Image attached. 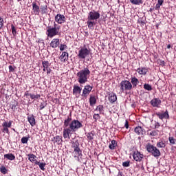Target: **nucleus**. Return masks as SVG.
Instances as JSON below:
<instances>
[{
  "instance_id": "obj_1",
  "label": "nucleus",
  "mask_w": 176,
  "mask_h": 176,
  "mask_svg": "<svg viewBox=\"0 0 176 176\" xmlns=\"http://www.w3.org/2000/svg\"><path fill=\"white\" fill-rule=\"evenodd\" d=\"M91 74V72L89 69V66H87L86 67H84L82 69L77 73V80L78 83L80 85H85V83H87L89 78H90Z\"/></svg>"
},
{
  "instance_id": "obj_2",
  "label": "nucleus",
  "mask_w": 176,
  "mask_h": 176,
  "mask_svg": "<svg viewBox=\"0 0 176 176\" xmlns=\"http://www.w3.org/2000/svg\"><path fill=\"white\" fill-rule=\"evenodd\" d=\"M61 26L56 24V22L54 23V26L48 25L47 27L46 35L48 38H53L56 36V35H60V30Z\"/></svg>"
},
{
  "instance_id": "obj_3",
  "label": "nucleus",
  "mask_w": 176,
  "mask_h": 176,
  "mask_svg": "<svg viewBox=\"0 0 176 176\" xmlns=\"http://www.w3.org/2000/svg\"><path fill=\"white\" fill-rule=\"evenodd\" d=\"M120 93L131 91L133 89V85L127 80H122L119 85Z\"/></svg>"
},
{
  "instance_id": "obj_4",
  "label": "nucleus",
  "mask_w": 176,
  "mask_h": 176,
  "mask_svg": "<svg viewBox=\"0 0 176 176\" xmlns=\"http://www.w3.org/2000/svg\"><path fill=\"white\" fill-rule=\"evenodd\" d=\"M80 145V144L78 141L73 142L72 143V148L74 149L73 153H74V157L75 159H79V157H82L83 155L82 154V150H80V148H79Z\"/></svg>"
},
{
  "instance_id": "obj_5",
  "label": "nucleus",
  "mask_w": 176,
  "mask_h": 176,
  "mask_svg": "<svg viewBox=\"0 0 176 176\" xmlns=\"http://www.w3.org/2000/svg\"><path fill=\"white\" fill-rule=\"evenodd\" d=\"M147 152L151 153L154 157H159L161 155L160 151L157 149L155 146L148 144L146 146Z\"/></svg>"
},
{
  "instance_id": "obj_6",
  "label": "nucleus",
  "mask_w": 176,
  "mask_h": 176,
  "mask_svg": "<svg viewBox=\"0 0 176 176\" xmlns=\"http://www.w3.org/2000/svg\"><path fill=\"white\" fill-rule=\"evenodd\" d=\"M81 127H83V125L79 120H73L69 126V133H71V131H78L79 129Z\"/></svg>"
},
{
  "instance_id": "obj_7",
  "label": "nucleus",
  "mask_w": 176,
  "mask_h": 176,
  "mask_svg": "<svg viewBox=\"0 0 176 176\" xmlns=\"http://www.w3.org/2000/svg\"><path fill=\"white\" fill-rule=\"evenodd\" d=\"M100 17H101V14L100 13V11L92 10L88 14L87 20L97 22V20H98Z\"/></svg>"
},
{
  "instance_id": "obj_8",
  "label": "nucleus",
  "mask_w": 176,
  "mask_h": 176,
  "mask_svg": "<svg viewBox=\"0 0 176 176\" xmlns=\"http://www.w3.org/2000/svg\"><path fill=\"white\" fill-rule=\"evenodd\" d=\"M78 56L80 58H81V60H85L86 57H89V56H90V50H89L86 46H84L78 51Z\"/></svg>"
},
{
  "instance_id": "obj_9",
  "label": "nucleus",
  "mask_w": 176,
  "mask_h": 176,
  "mask_svg": "<svg viewBox=\"0 0 176 176\" xmlns=\"http://www.w3.org/2000/svg\"><path fill=\"white\" fill-rule=\"evenodd\" d=\"M71 120H72V114L70 113L69 115L67 116V118L63 122V127H64V131L63 133H69V128H68V126L71 124Z\"/></svg>"
},
{
  "instance_id": "obj_10",
  "label": "nucleus",
  "mask_w": 176,
  "mask_h": 176,
  "mask_svg": "<svg viewBox=\"0 0 176 176\" xmlns=\"http://www.w3.org/2000/svg\"><path fill=\"white\" fill-rule=\"evenodd\" d=\"M93 90V85H87L84 87L82 89V93L81 94V96L83 97V98H87V96L90 93H91V91Z\"/></svg>"
},
{
  "instance_id": "obj_11",
  "label": "nucleus",
  "mask_w": 176,
  "mask_h": 176,
  "mask_svg": "<svg viewBox=\"0 0 176 176\" xmlns=\"http://www.w3.org/2000/svg\"><path fill=\"white\" fill-rule=\"evenodd\" d=\"M12 123H13V121H4L2 123V127H3V133H9V129L12 127Z\"/></svg>"
},
{
  "instance_id": "obj_12",
  "label": "nucleus",
  "mask_w": 176,
  "mask_h": 176,
  "mask_svg": "<svg viewBox=\"0 0 176 176\" xmlns=\"http://www.w3.org/2000/svg\"><path fill=\"white\" fill-rule=\"evenodd\" d=\"M155 115L160 119V120H163V119H170V115L168 114V111L167 109H166L164 113L156 112Z\"/></svg>"
},
{
  "instance_id": "obj_13",
  "label": "nucleus",
  "mask_w": 176,
  "mask_h": 176,
  "mask_svg": "<svg viewBox=\"0 0 176 176\" xmlns=\"http://www.w3.org/2000/svg\"><path fill=\"white\" fill-rule=\"evenodd\" d=\"M65 16L61 14H58L56 16H55V21L56 23H58V24H63L64 23H65Z\"/></svg>"
},
{
  "instance_id": "obj_14",
  "label": "nucleus",
  "mask_w": 176,
  "mask_h": 176,
  "mask_svg": "<svg viewBox=\"0 0 176 176\" xmlns=\"http://www.w3.org/2000/svg\"><path fill=\"white\" fill-rule=\"evenodd\" d=\"M133 160L135 162H141L144 159V154H141L139 151H134L133 154Z\"/></svg>"
},
{
  "instance_id": "obj_15",
  "label": "nucleus",
  "mask_w": 176,
  "mask_h": 176,
  "mask_svg": "<svg viewBox=\"0 0 176 176\" xmlns=\"http://www.w3.org/2000/svg\"><path fill=\"white\" fill-rule=\"evenodd\" d=\"M151 105L155 108H160V105H162V100L159 98H153L150 102Z\"/></svg>"
},
{
  "instance_id": "obj_16",
  "label": "nucleus",
  "mask_w": 176,
  "mask_h": 176,
  "mask_svg": "<svg viewBox=\"0 0 176 176\" xmlns=\"http://www.w3.org/2000/svg\"><path fill=\"white\" fill-rule=\"evenodd\" d=\"M50 46L52 47V49H56L60 46V38H54L52 40L50 43Z\"/></svg>"
},
{
  "instance_id": "obj_17",
  "label": "nucleus",
  "mask_w": 176,
  "mask_h": 176,
  "mask_svg": "<svg viewBox=\"0 0 176 176\" xmlns=\"http://www.w3.org/2000/svg\"><path fill=\"white\" fill-rule=\"evenodd\" d=\"M69 58V54L67 52H63L61 55L59 56V60L61 63H65Z\"/></svg>"
},
{
  "instance_id": "obj_18",
  "label": "nucleus",
  "mask_w": 176,
  "mask_h": 176,
  "mask_svg": "<svg viewBox=\"0 0 176 176\" xmlns=\"http://www.w3.org/2000/svg\"><path fill=\"white\" fill-rule=\"evenodd\" d=\"M32 11L34 12V14L38 16L39 13H41V8L38 7V4H36V2H32Z\"/></svg>"
},
{
  "instance_id": "obj_19",
  "label": "nucleus",
  "mask_w": 176,
  "mask_h": 176,
  "mask_svg": "<svg viewBox=\"0 0 176 176\" xmlns=\"http://www.w3.org/2000/svg\"><path fill=\"white\" fill-rule=\"evenodd\" d=\"M130 82L132 85V89H135V87H137L140 83V80H138V78H137L135 76H131Z\"/></svg>"
},
{
  "instance_id": "obj_20",
  "label": "nucleus",
  "mask_w": 176,
  "mask_h": 176,
  "mask_svg": "<svg viewBox=\"0 0 176 176\" xmlns=\"http://www.w3.org/2000/svg\"><path fill=\"white\" fill-rule=\"evenodd\" d=\"M80 93H82V87H79V85H75L73 87V94L74 96H80Z\"/></svg>"
},
{
  "instance_id": "obj_21",
  "label": "nucleus",
  "mask_w": 176,
  "mask_h": 176,
  "mask_svg": "<svg viewBox=\"0 0 176 176\" xmlns=\"http://www.w3.org/2000/svg\"><path fill=\"white\" fill-rule=\"evenodd\" d=\"M136 71L138 72V74H139V75H146V74L149 72L148 68L144 67L138 68Z\"/></svg>"
},
{
  "instance_id": "obj_22",
  "label": "nucleus",
  "mask_w": 176,
  "mask_h": 176,
  "mask_svg": "<svg viewBox=\"0 0 176 176\" xmlns=\"http://www.w3.org/2000/svg\"><path fill=\"white\" fill-rule=\"evenodd\" d=\"M118 100L116 94L114 93L109 94V101L111 104H113Z\"/></svg>"
},
{
  "instance_id": "obj_23",
  "label": "nucleus",
  "mask_w": 176,
  "mask_h": 176,
  "mask_svg": "<svg viewBox=\"0 0 176 176\" xmlns=\"http://www.w3.org/2000/svg\"><path fill=\"white\" fill-rule=\"evenodd\" d=\"M28 120L30 124V126H35L36 124V122L35 121V117L34 115L28 116Z\"/></svg>"
},
{
  "instance_id": "obj_24",
  "label": "nucleus",
  "mask_w": 176,
  "mask_h": 176,
  "mask_svg": "<svg viewBox=\"0 0 176 176\" xmlns=\"http://www.w3.org/2000/svg\"><path fill=\"white\" fill-rule=\"evenodd\" d=\"M87 24L89 30H94V25L97 24V22L96 21L88 20Z\"/></svg>"
},
{
  "instance_id": "obj_25",
  "label": "nucleus",
  "mask_w": 176,
  "mask_h": 176,
  "mask_svg": "<svg viewBox=\"0 0 176 176\" xmlns=\"http://www.w3.org/2000/svg\"><path fill=\"white\" fill-rule=\"evenodd\" d=\"M42 65L43 68V72H46V70L50 68L49 67L50 66V63H49V61L47 60H43Z\"/></svg>"
},
{
  "instance_id": "obj_26",
  "label": "nucleus",
  "mask_w": 176,
  "mask_h": 176,
  "mask_svg": "<svg viewBox=\"0 0 176 176\" xmlns=\"http://www.w3.org/2000/svg\"><path fill=\"white\" fill-rule=\"evenodd\" d=\"M116 146H118V142H116V140H111L109 145V149L113 151V149H116Z\"/></svg>"
},
{
  "instance_id": "obj_27",
  "label": "nucleus",
  "mask_w": 176,
  "mask_h": 176,
  "mask_svg": "<svg viewBox=\"0 0 176 176\" xmlns=\"http://www.w3.org/2000/svg\"><path fill=\"white\" fill-rule=\"evenodd\" d=\"M4 159H7V160L13 161L16 159V156H14L13 153L5 154Z\"/></svg>"
},
{
  "instance_id": "obj_28",
  "label": "nucleus",
  "mask_w": 176,
  "mask_h": 176,
  "mask_svg": "<svg viewBox=\"0 0 176 176\" xmlns=\"http://www.w3.org/2000/svg\"><path fill=\"white\" fill-rule=\"evenodd\" d=\"M96 104H97L96 96H91L89 98V105L93 107L94 105H96Z\"/></svg>"
},
{
  "instance_id": "obj_29",
  "label": "nucleus",
  "mask_w": 176,
  "mask_h": 176,
  "mask_svg": "<svg viewBox=\"0 0 176 176\" xmlns=\"http://www.w3.org/2000/svg\"><path fill=\"white\" fill-rule=\"evenodd\" d=\"M28 160H30L31 162V163H34V162H36V155H35L34 154H28Z\"/></svg>"
},
{
  "instance_id": "obj_30",
  "label": "nucleus",
  "mask_w": 176,
  "mask_h": 176,
  "mask_svg": "<svg viewBox=\"0 0 176 176\" xmlns=\"http://www.w3.org/2000/svg\"><path fill=\"white\" fill-rule=\"evenodd\" d=\"M132 5H142L144 1L142 0H129Z\"/></svg>"
},
{
  "instance_id": "obj_31",
  "label": "nucleus",
  "mask_w": 176,
  "mask_h": 176,
  "mask_svg": "<svg viewBox=\"0 0 176 176\" xmlns=\"http://www.w3.org/2000/svg\"><path fill=\"white\" fill-rule=\"evenodd\" d=\"M17 105H19V102H17L16 100H14L11 106V109H12L13 112H16V111H17Z\"/></svg>"
},
{
  "instance_id": "obj_32",
  "label": "nucleus",
  "mask_w": 176,
  "mask_h": 176,
  "mask_svg": "<svg viewBox=\"0 0 176 176\" xmlns=\"http://www.w3.org/2000/svg\"><path fill=\"white\" fill-rule=\"evenodd\" d=\"M41 10L42 14H45V13H47V5L41 6Z\"/></svg>"
},
{
  "instance_id": "obj_33",
  "label": "nucleus",
  "mask_w": 176,
  "mask_h": 176,
  "mask_svg": "<svg viewBox=\"0 0 176 176\" xmlns=\"http://www.w3.org/2000/svg\"><path fill=\"white\" fill-rule=\"evenodd\" d=\"M96 111H98L100 113L104 114V105H98L97 106Z\"/></svg>"
},
{
  "instance_id": "obj_34",
  "label": "nucleus",
  "mask_w": 176,
  "mask_h": 176,
  "mask_svg": "<svg viewBox=\"0 0 176 176\" xmlns=\"http://www.w3.org/2000/svg\"><path fill=\"white\" fill-rule=\"evenodd\" d=\"M0 173H1V174H3L5 175V174H8V170L6 169V166L2 165L0 167Z\"/></svg>"
},
{
  "instance_id": "obj_35",
  "label": "nucleus",
  "mask_w": 176,
  "mask_h": 176,
  "mask_svg": "<svg viewBox=\"0 0 176 176\" xmlns=\"http://www.w3.org/2000/svg\"><path fill=\"white\" fill-rule=\"evenodd\" d=\"M30 97L31 100H39V98H41V95L40 94L34 95L32 94L30 95Z\"/></svg>"
},
{
  "instance_id": "obj_36",
  "label": "nucleus",
  "mask_w": 176,
  "mask_h": 176,
  "mask_svg": "<svg viewBox=\"0 0 176 176\" xmlns=\"http://www.w3.org/2000/svg\"><path fill=\"white\" fill-rule=\"evenodd\" d=\"M67 49H68V46L65 44H60L59 46V50L60 52H64V50H67Z\"/></svg>"
},
{
  "instance_id": "obj_37",
  "label": "nucleus",
  "mask_w": 176,
  "mask_h": 176,
  "mask_svg": "<svg viewBox=\"0 0 176 176\" xmlns=\"http://www.w3.org/2000/svg\"><path fill=\"white\" fill-rule=\"evenodd\" d=\"M144 89L145 90H147L148 91H151L153 89L152 86L149 84H144Z\"/></svg>"
},
{
  "instance_id": "obj_38",
  "label": "nucleus",
  "mask_w": 176,
  "mask_h": 176,
  "mask_svg": "<svg viewBox=\"0 0 176 176\" xmlns=\"http://www.w3.org/2000/svg\"><path fill=\"white\" fill-rule=\"evenodd\" d=\"M55 138V141L56 142H57L58 145H60V144H61V140L63 139V136H60V135H57L56 136Z\"/></svg>"
},
{
  "instance_id": "obj_39",
  "label": "nucleus",
  "mask_w": 176,
  "mask_h": 176,
  "mask_svg": "<svg viewBox=\"0 0 176 176\" xmlns=\"http://www.w3.org/2000/svg\"><path fill=\"white\" fill-rule=\"evenodd\" d=\"M87 137L88 138V141H91L94 138V133H87Z\"/></svg>"
},
{
  "instance_id": "obj_40",
  "label": "nucleus",
  "mask_w": 176,
  "mask_h": 176,
  "mask_svg": "<svg viewBox=\"0 0 176 176\" xmlns=\"http://www.w3.org/2000/svg\"><path fill=\"white\" fill-rule=\"evenodd\" d=\"M157 148H166V143H164L163 141L159 142L157 144Z\"/></svg>"
},
{
  "instance_id": "obj_41",
  "label": "nucleus",
  "mask_w": 176,
  "mask_h": 176,
  "mask_svg": "<svg viewBox=\"0 0 176 176\" xmlns=\"http://www.w3.org/2000/svg\"><path fill=\"white\" fill-rule=\"evenodd\" d=\"M135 133H144V129L141 126H136L135 128Z\"/></svg>"
},
{
  "instance_id": "obj_42",
  "label": "nucleus",
  "mask_w": 176,
  "mask_h": 176,
  "mask_svg": "<svg viewBox=\"0 0 176 176\" xmlns=\"http://www.w3.org/2000/svg\"><path fill=\"white\" fill-rule=\"evenodd\" d=\"M71 135H72V133H63V137L65 139H68L69 140L71 138Z\"/></svg>"
},
{
  "instance_id": "obj_43",
  "label": "nucleus",
  "mask_w": 176,
  "mask_h": 176,
  "mask_svg": "<svg viewBox=\"0 0 176 176\" xmlns=\"http://www.w3.org/2000/svg\"><path fill=\"white\" fill-rule=\"evenodd\" d=\"M38 166H39V168L42 170V171H45V167L46 166V163L41 162Z\"/></svg>"
},
{
  "instance_id": "obj_44",
  "label": "nucleus",
  "mask_w": 176,
  "mask_h": 176,
  "mask_svg": "<svg viewBox=\"0 0 176 176\" xmlns=\"http://www.w3.org/2000/svg\"><path fill=\"white\" fill-rule=\"evenodd\" d=\"M11 30H12V33L14 35V36H16V27H14L13 25H12Z\"/></svg>"
},
{
  "instance_id": "obj_45",
  "label": "nucleus",
  "mask_w": 176,
  "mask_h": 176,
  "mask_svg": "<svg viewBox=\"0 0 176 176\" xmlns=\"http://www.w3.org/2000/svg\"><path fill=\"white\" fill-rule=\"evenodd\" d=\"M123 167H130V161L122 162Z\"/></svg>"
},
{
  "instance_id": "obj_46",
  "label": "nucleus",
  "mask_w": 176,
  "mask_h": 176,
  "mask_svg": "<svg viewBox=\"0 0 176 176\" xmlns=\"http://www.w3.org/2000/svg\"><path fill=\"white\" fill-rule=\"evenodd\" d=\"M21 142H22V144H27V142H28V138H27V137L22 138Z\"/></svg>"
},
{
  "instance_id": "obj_47",
  "label": "nucleus",
  "mask_w": 176,
  "mask_h": 176,
  "mask_svg": "<svg viewBox=\"0 0 176 176\" xmlns=\"http://www.w3.org/2000/svg\"><path fill=\"white\" fill-rule=\"evenodd\" d=\"M2 27H3V18L0 16V30H2Z\"/></svg>"
},
{
  "instance_id": "obj_48",
  "label": "nucleus",
  "mask_w": 176,
  "mask_h": 176,
  "mask_svg": "<svg viewBox=\"0 0 176 176\" xmlns=\"http://www.w3.org/2000/svg\"><path fill=\"white\" fill-rule=\"evenodd\" d=\"M169 142L170 144H175V139H174V138H173V137H170Z\"/></svg>"
},
{
  "instance_id": "obj_49",
  "label": "nucleus",
  "mask_w": 176,
  "mask_h": 176,
  "mask_svg": "<svg viewBox=\"0 0 176 176\" xmlns=\"http://www.w3.org/2000/svg\"><path fill=\"white\" fill-rule=\"evenodd\" d=\"M100 114H94L93 118L95 119L96 120H98L100 119Z\"/></svg>"
},
{
  "instance_id": "obj_50",
  "label": "nucleus",
  "mask_w": 176,
  "mask_h": 176,
  "mask_svg": "<svg viewBox=\"0 0 176 176\" xmlns=\"http://www.w3.org/2000/svg\"><path fill=\"white\" fill-rule=\"evenodd\" d=\"M8 69H9V72H14V68L12 65H10L8 67Z\"/></svg>"
},
{
  "instance_id": "obj_51",
  "label": "nucleus",
  "mask_w": 176,
  "mask_h": 176,
  "mask_svg": "<svg viewBox=\"0 0 176 176\" xmlns=\"http://www.w3.org/2000/svg\"><path fill=\"white\" fill-rule=\"evenodd\" d=\"M164 2V0H157V4L161 6L163 5V3Z\"/></svg>"
},
{
  "instance_id": "obj_52",
  "label": "nucleus",
  "mask_w": 176,
  "mask_h": 176,
  "mask_svg": "<svg viewBox=\"0 0 176 176\" xmlns=\"http://www.w3.org/2000/svg\"><path fill=\"white\" fill-rule=\"evenodd\" d=\"M160 4H156L155 7V10H159L160 9Z\"/></svg>"
},
{
  "instance_id": "obj_53",
  "label": "nucleus",
  "mask_w": 176,
  "mask_h": 176,
  "mask_svg": "<svg viewBox=\"0 0 176 176\" xmlns=\"http://www.w3.org/2000/svg\"><path fill=\"white\" fill-rule=\"evenodd\" d=\"M46 72H47V75H49V74H52V69H50V67L49 69H47L46 70Z\"/></svg>"
},
{
  "instance_id": "obj_54",
  "label": "nucleus",
  "mask_w": 176,
  "mask_h": 176,
  "mask_svg": "<svg viewBox=\"0 0 176 176\" xmlns=\"http://www.w3.org/2000/svg\"><path fill=\"white\" fill-rule=\"evenodd\" d=\"M45 108V105H43V104H41V105L39 106V109L40 111H42V109H43Z\"/></svg>"
},
{
  "instance_id": "obj_55",
  "label": "nucleus",
  "mask_w": 176,
  "mask_h": 176,
  "mask_svg": "<svg viewBox=\"0 0 176 176\" xmlns=\"http://www.w3.org/2000/svg\"><path fill=\"white\" fill-rule=\"evenodd\" d=\"M124 127L125 129H127L129 127V121H127V120L125 121Z\"/></svg>"
},
{
  "instance_id": "obj_56",
  "label": "nucleus",
  "mask_w": 176,
  "mask_h": 176,
  "mask_svg": "<svg viewBox=\"0 0 176 176\" xmlns=\"http://www.w3.org/2000/svg\"><path fill=\"white\" fill-rule=\"evenodd\" d=\"M34 164L36 166H39V164H41V162H38V160H36V161L34 162Z\"/></svg>"
},
{
  "instance_id": "obj_57",
  "label": "nucleus",
  "mask_w": 176,
  "mask_h": 176,
  "mask_svg": "<svg viewBox=\"0 0 176 176\" xmlns=\"http://www.w3.org/2000/svg\"><path fill=\"white\" fill-rule=\"evenodd\" d=\"M32 94H29L28 91H27L26 92H25V96H30Z\"/></svg>"
},
{
  "instance_id": "obj_58",
  "label": "nucleus",
  "mask_w": 176,
  "mask_h": 176,
  "mask_svg": "<svg viewBox=\"0 0 176 176\" xmlns=\"http://www.w3.org/2000/svg\"><path fill=\"white\" fill-rule=\"evenodd\" d=\"M170 48H171V45L168 44V45H167V49H170Z\"/></svg>"
},
{
  "instance_id": "obj_59",
  "label": "nucleus",
  "mask_w": 176,
  "mask_h": 176,
  "mask_svg": "<svg viewBox=\"0 0 176 176\" xmlns=\"http://www.w3.org/2000/svg\"><path fill=\"white\" fill-rule=\"evenodd\" d=\"M161 64H162V65H164V60L161 61Z\"/></svg>"
},
{
  "instance_id": "obj_60",
  "label": "nucleus",
  "mask_w": 176,
  "mask_h": 176,
  "mask_svg": "<svg viewBox=\"0 0 176 176\" xmlns=\"http://www.w3.org/2000/svg\"><path fill=\"white\" fill-rule=\"evenodd\" d=\"M149 12H153V9L150 8Z\"/></svg>"
},
{
  "instance_id": "obj_61",
  "label": "nucleus",
  "mask_w": 176,
  "mask_h": 176,
  "mask_svg": "<svg viewBox=\"0 0 176 176\" xmlns=\"http://www.w3.org/2000/svg\"><path fill=\"white\" fill-rule=\"evenodd\" d=\"M150 135H155V133H151Z\"/></svg>"
}]
</instances>
